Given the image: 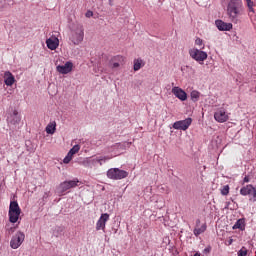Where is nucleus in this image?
<instances>
[{"label":"nucleus","instance_id":"1","mask_svg":"<svg viewBox=\"0 0 256 256\" xmlns=\"http://www.w3.org/2000/svg\"><path fill=\"white\" fill-rule=\"evenodd\" d=\"M227 15L233 23H237L243 15V0H230L227 5Z\"/></svg>","mask_w":256,"mask_h":256},{"label":"nucleus","instance_id":"2","mask_svg":"<svg viewBox=\"0 0 256 256\" xmlns=\"http://www.w3.org/2000/svg\"><path fill=\"white\" fill-rule=\"evenodd\" d=\"M83 39H85V29L83 25L79 24L71 31L70 40L74 45H80L83 43Z\"/></svg>","mask_w":256,"mask_h":256},{"label":"nucleus","instance_id":"3","mask_svg":"<svg viewBox=\"0 0 256 256\" xmlns=\"http://www.w3.org/2000/svg\"><path fill=\"white\" fill-rule=\"evenodd\" d=\"M108 179L113 181H119L121 179H127L129 177V172L121 170L119 168H110L106 173Z\"/></svg>","mask_w":256,"mask_h":256},{"label":"nucleus","instance_id":"4","mask_svg":"<svg viewBox=\"0 0 256 256\" xmlns=\"http://www.w3.org/2000/svg\"><path fill=\"white\" fill-rule=\"evenodd\" d=\"M75 187H79V180H69V181H64L60 183V185L57 187V191L59 195H63L65 191H69V189H75Z\"/></svg>","mask_w":256,"mask_h":256},{"label":"nucleus","instance_id":"5","mask_svg":"<svg viewBox=\"0 0 256 256\" xmlns=\"http://www.w3.org/2000/svg\"><path fill=\"white\" fill-rule=\"evenodd\" d=\"M23 241H25V233L18 231L10 241L11 249H19L23 245Z\"/></svg>","mask_w":256,"mask_h":256},{"label":"nucleus","instance_id":"6","mask_svg":"<svg viewBox=\"0 0 256 256\" xmlns=\"http://www.w3.org/2000/svg\"><path fill=\"white\" fill-rule=\"evenodd\" d=\"M189 55L198 63H203L208 57L207 52L195 48L189 50Z\"/></svg>","mask_w":256,"mask_h":256},{"label":"nucleus","instance_id":"7","mask_svg":"<svg viewBox=\"0 0 256 256\" xmlns=\"http://www.w3.org/2000/svg\"><path fill=\"white\" fill-rule=\"evenodd\" d=\"M214 119L217 123H227L229 121V113L225 108H218L214 113Z\"/></svg>","mask_w":256,"mask_h":256},{"label":"nucleus","instance_id":"8","mask_svg":"<svg viewBox=\"0 0 256 256\" xmlns=\"http://www.w3.org/2000/svg\"><path fill=\"white\" fill-rule=\"evenodd\" d=\"M191 123H193V119L186 118L185 120L176 121L173 124V129H177L179 131H187L189 127H191Z\"/></svg>","mask_w":256,"mask_h":256},{"label":"nucleus","instance_id":"9","mask_svg":"<svg viewBox=\"0 0 256 256\" xmlns=\"http://www.w3.org/2000/svg\"><path fill=\"white\" fill-rule=\"evenodd\" d=\"M56 71L61 75H67L71 73V71H73V62L68 61L65 63V65H58L56 67Z\"/></svg>","mask_w":256,"mask_h":256},{"label":"nucleus","instance_id":"10","mask_svg":"<svg viewBox=\"0 0 256 256\" xmlns=\"http://www.w3.org/2000/svg\"><path fill=\"white\" fill-rule=\"evenodd\" d=\"M21 123V115L19 111L14 110L13 113L8 117V125L12 127H17Z\"/></svg>","mask_w":256,"mask_h":256},{"label":"nucleus","instance_id":"11","mask_svg":"<svg viewBox=\"0 0 256 256\" xmlns=\"http://www.w3.org/2000/svg\"><path fill=\"white\" fill-rule=\"evenodd\" d=\"M107 221H109V214H102L96 223V231H105V225H107Z\"/></svg>","mask_w":256,"mask_h":256},{"label":"nucleus","instance_id":"12","mask_svg":"<svg viewBox=\"0 0 256 256\" xmlns=\"http://www.w3.org/2000/svg\"><path fill=\"white\" fill-rule=\"evenodd\" d=\"M215 25L219 31H231L233 29L232 23H226L223 20H216Z\"/></svg>","mask_w":256,"mask_h":256},{"label":"nucleus","instance_id":"13","mask_svg":"<svg viewBox=\"0 0 256 256\" xmlns=\"http://www.w3.org/2000/svg\"><path fill=\"white\" fill-rule=\"evenodd\" d=\"M172 93L177 97V99H180V101H187V93L179 88V87H173L172 88Z\"/></svg>","mask_w":256,"mask_h":256},{"label":"nucleus","instance_id":"14","mask_svg":"<svg viewBox=\"0 0 256 256\" xmlns=\"http://www.w3.org/2000/svg\"><path fill=\"white\" fill-rule=\"evenodd\" d=\"M46 45L50 51H55L59 47V38L52 36L46 40Z\"/></svg>","mask_w":256,"mask_h":256},{"label":"nucleus","instance_id":"15","mask_svg":"<svg viewBox=\"0 0 256 256\" xmlns=\"http://www.w3.org/2000/svg\"><path fill=\"white\" fill-rule=\"evenodd\" d=\"M4 83L7 85V87L13 86L15 83V76H13V73L6 71L4 73Z\"/></svg>","mask_w":256,"mask_h":256},{"label":"nucleus","instance_id":"16","mask_svg":"<svg viewBox=\"0 0 256 256\" xmlns=\"http://www.w3.org/2000/svg\"><path fill=\"white\" fill-rule=\"evenodd\" d=\"M45 130L48 135H54L55 131H57V122L51 121L48 123Z\"/></svg>","mask_w":256,"mask_h":256},{"label":"nucleus","instance_id":"17","mask_svg":"<svg viewBox=\"0 0 256 256\" xmlns=\"http://www.w3.org/2000/svg\"><path fill=\"white\" fill-rule=\"evenodd\" d=\"M254 188L255 187H253V185L248 184L240 189V195H243V197H247V195H251Z\"/></svg>","mask_w":256,"mask_h":256},{"label":"nucleus","instance_id":"18","mask_svg":"<svg viewBox=\"0 0 256 256\" xmlns=\"http://www.w3.org/2000/svg\"><path fill=\"white\" fill-rule=\"evenodd\" d=\"M8 213H21V207L17 201H11Z\"/></svg>","mask_w":256,"mask_h":256},{"label":"nucleus","instance_id":"19","mask_svg":"<svg viewBox=\"0 0 256 256\" xmlns=\"http://www.w3.org/2000/svg\"><path fill=\"white\" fill-rule=\"evenodd\" d=\"M142 67H145V61L141 58L134 59V71H139Z\"/></svg>","mask_w":256,"mask_h":256},{"label":"nucleus","instance_id":"20","mask_svg":"<svg viewBox=\"0 0 256 256\" xmlns=\"http://www.w3.org/2000/svg\"><path fill=\"white\" fill-rule=\"evenodd\" d=\"M20 216H21V213L8 212V217H9L10 223H17V221H19Z\"/></svg>","mask_w":256,"mask_h":256},{"label":"nucleus","instance_id":"21","mask_svg":"<svg viewBox=\"0 0 256 256\" xmlns=\"http://www.w3.org/2000/svg\"><path fill=\"white\" fill-rule=\"evenodd\" d=\"M233 229H240V231H244L245 230V220L244 219L237 220L233 226Z\"/></svg>","mask_w":256,"mask_h":256},{"label":"nucleus","instance_id":"22","mask_svg":"<svg viewBox=\"0 0 256 256\" xmlns=\"http://www.w3.org/2000/svg\"><path fill=\"white\" fill-rule=\"evenodd\" d=\"M205 231H207V225L203 224L200 228L196 227L194 229V235L199 237V235H201V233H205Z\"/></svg>","mask_w":256,"mask_h":256},{"label":"nucleus","instance_id":"23","mask_svg":"<svg viewBox=\"0 0 256 256\" xmlns=\"http://www.w3.org/2000/svg\"><path fill=\"white\" fill-rule=\"evenodd\" d=\"M190 97L194 103H197V101H199V98L201 97V93L197 90H193L190 94Z\"/></svg>","mask_w":256,"mask_h":256},{"label":"nucleus","instance_id":"24","mask_svg":"<svg viewBox=\"0 0 256 256\" xmlns=\"http://www.w3.org/2000/svg\"><path fill=\"white\" fill-rule=\"evenodd\" d=\"M245 1L248 7L249 13H255V9L253 8L255 7V3H253L252 0H245Z\"/></svg>","mask_w":256,"mask_h":256},{"label":"nucleus","instance_id":"25","mask_svg":"<svg viewBox=\"0 0 256 256\" xmlns=\"http://www.w3.org/2000/svg\"><path fill=\"white\" fill-rule=\"evenodd\" d=\"M230 189H231V188L229 187V185H224V186L220 189L221 195H224V196L229 195Z\"/></svg>","mask_w":256,"mask_h":256},{"label":"nucleus","instance_id":"26","mask_svg":"<svg viewBox=\"0 0 256 256\" xmlns=\"http://www.w3.org/2000/svg\"><path fill=\"white\" fill-rule=\"evenodd\" d=\"M113 159V156H102L99 158H96L97 163H101V161H103L105 163V161H109Z\"/></svg>","mask_w":256,"mask_h":256},{"label":"nucleus","instance_id":"27","mask_svg":"<svg viewBox=\"0 0 256 256\" xmlns=\"http://www.w3.org/2000/svg\"><path fill=\"white\" fill-rule=\"evenodd\" d=\"M81 149V146L79 145H75L71 148L70 153H72V155H75L76 153H79V150Z\"/></svg>","mask_w":256,"mask_h":256},{"label":"nucleus","instance_id":"28","mask_svg":"<svg viewBox=\"0 0 256 256\" xmlns=\"http://www.w3.org/2000/svg\"><path fill=\"white\" fill-rule=\"evenodd\" d=\"M248 250L245 247H242L239 251H238V256H247Z\"/></svg>","mask_w":256,"mask_h":256},{"label":"nucleus","instance_id":"29","mask_svg":"<svg viewBox=\"0 0 256 256\" xmlns=\"http://www.w3.org/2000/svg\"><path fill=\"white\" fill-rule=\"evenodd\" d=\"M252 197L249 199V201L256 202V189L253 188L252 193L250 194Z\"/></svg>","mask_w":256,"mask_h":256},{"label":"nucleus","instance_id":"30","mask_svg":"<svg viewBox=\"0 0 256 256\" xmlns=\"http://www.w3.org/2000/svg\"><path fill=\"white\" fill-rule=\"evenodd\" d=\"M85 17H87V19H91V17H93V11L88 10V11L85 13Z\"/></svg>","mask_w":256,"mask_h":256},{"label":"nucleus","instance_id":"31","mask_svg":"<svg viewBox=\"0 0 256 256\" xmlns=\"http://www.w3.org/2000/svg\"><path fill=\"white\" fill-rule=\"evenodd\" d=\"M195 45H198L199 47H201V45H203V39L197 38V39L195 40Z\"/></svg>","mask_w":256,"mask_h":256},{"label":"nucleus","instance_id":"32","mask_svg":"<svg viewBox=\"0 0 256 256\" xmlns=\"http://www.w3.org/2000/svg\"><path fill=\"white\" fill-rule=\"evenodd\" d=\"M15 227H10V228H8L7 229V231H8V235H13V233H15Z\"/></svg>","mask_w":256,"mask_h":256},{"label":"nucleus","instance_id":"33","mask_svg":"<svg viewBox=\"0 0 256 256\" xmlns=\"http://www.w3.org/2000/svg\"><path fill=\"white\" fill-rule=\"evenodd\" d=\"M71 158L70 157H68V156H66L65 158H64V160H63V163H65V165H67V164H69V163H71Z\"/></svg>","mask_w":256,"mask_h":256},{"label":"nucleus","instance_id":"34","mask_svg":"<svg viewBox=\"0 0 256 256\" xmlns=\"http://www.w3.org/2000/svg\"><path fill=\"white\" fill-rule=\"evenodd\" d=\"M117 67H120L119 62H114V63L112 64V69H117Z\"/></svg>","mask_w":256,"mask_h":256},{"label":"nucleus","instance_id":"35","mask_svg":"<svg viewBox=\"0 0 256 256\" xmlns=\"http://www.w3.org/2000/svg\"><path fill=\"white\" fill-rule=\"evenodd\" d=\"M249 181H251L249 176H245L244 179H243V183H249Z\"/></svg>","mask_w":256,"mask_h":256},{"label":"nucleus","instance_id":"36","mask_svg":"<svg viewBox=\"0 0 256 256\" xmlns=\"http://www.w3.org/2000/svg\"><path fill=\"white\" fill-rule=\"evenodd\" d=\"M73 155H75V154H72V153L69 151L68 154L66 155V157H69L70 159H73Z\"/></svg>","mask_w":256,"mask_h":256},{"label":"nucleus","instance_id":"37","mask_svg":"<svg viewBox=\"0 0 256 256\" xmlns=\"http://www.w3.org/2000/svg\"><path fill=\"white\" fill-rule=\"evenodd\" d=\"M204 253H211V248H205Z\"/></svg>","mask_w":256,"mask_h":256},{"label":"nucleus","instance_id":"38","mask_svg":"<svg viewBox=\"0 0 256 256\" xmlns=\"http://www.w3.org/2000/svg\"><path fill=\"white\" fill-rule=\"evenodd\" d=\"M200 223H201V220L198 219V220L196 221V227H199V224H200Z\"/></svg>","mask_w":256,"mask_h":256},{"label":"nucleus","instance_id":"39","mask_svg":"<svg viewBox=\"0 0 256 256\" xmlns=\"http://www.w3.org/2000/svg\"><path fill=\"white\" fill-rule=\"evenodd\" d=\"M193 256H201V253L196 252Z\"/></svg>","mask_w":256,"mask_h":256},{"label":"nucleus","instance_id":"40","mask_svg":"<svg viewBox=\"0 0 256 256\" xmlns=\"http://www.w3.org/2000/svg\"><path fill=\"white\" fill-rule=\"evenodd\" d=\"M99 165H103V160H100V162H98Z\"/></svg>","mask_w":256,"mask_h":256}]
</instances>
